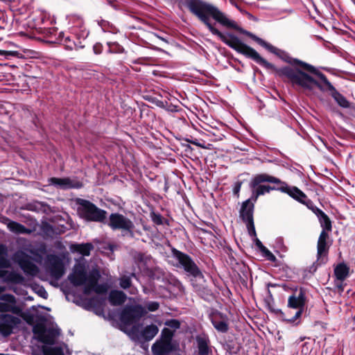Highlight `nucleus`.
<instances>
[{"label": "nucleus", "instance_id": "f257e3e1", "mask_svg": "<svg viewBox=\"0 0 355 355\" xmlns=\"http://www.w3.org/2000/svg\"><path fill=\"white\" fill-rule=\"evenodd\" d=\"M240 32L250 37L270 53L284 58L286 62L300 67H285L277 71L279 76L286 78L293 87L301 88L307 94L313 93L315 88L320 89L322 92L328 90L339 106L343 108L350 107V103L347 98L338 92L328 80L326 76L314 66L298 59L289 58L285 51L277 49L248 31L240 29Z\"/></svg>", "mask_w": 355, "mask_h": 355}, {"label": "nucleus", "instance_id": "f03ea898", "mask_svg": "<svg viewBox=\"0 0 355 355\" xmlns=\"http://www.w3.org/2000/svg\"><path fill=\"white\" fill-rule=\"evenodd\" d=\"M185 5L193 15L207 26L213 35H217L230 48L253 60L266 69H272L275 68L272 64L263 58L254 49L243 43L237 37L230 35L227 37L211 24L209 16L212 17L223 26L229 28H236L235 22L229 19L218 8L201 0H187Z\"/></svg>", "mask_w": 355, "mask_h": 355}, {"label": "nucleus", "instance_id": "7ed1b4c3", "mask_svg": "<svg viewBox=\"0 0 355 355\" xmlns=\"http://www.w3.org/2000/svg\"><path fill=\"white\" fill-rule=\"evenodd\" d=\"M100 277L101 274L97 269H92L87 273L85 263L80 261L74 265L68 279L75 286H83V293L85 295H89L92 292L104 294L107 293L108 287L105 284H98Z\"/></svg>", "mask_w": 355, "mask_h": 355}, {"label": "nucleus", "instance_id": "20e7f679", "mask_svg": "<svg viewBox=\"0 0 355 355\" xmlns=\"http://www.w3.org/2000/svg\"><path fill=\"white\" fill-rule=\"evenodd\" d=\"M284 184L280 179L270 175L267 173H259L255 175L251 180L250 186L252 189V198L256 201L261 195L269 193L272 190H278L282 192L280 188Z\"/></svg>", "mask_w": 355, "mask_h": 355}, {"label": "nucleus", "instance_id": "39448f33", "mask_svg": "<svg viewBox=\"0 0 355 355\" xmlns=\"http://www.w3.org/2000/svg\"><path fill=\"white\" fill-rule=\"evenodd\" d=\"M78 214L87 221L103 222L106 218L107 211L97 207L89 200L77 198Z\"/></svg>", "mask_w": 355, "mask_h": 355}, {"label": "nucleus", "instance_id": "423d86ee", "mask_svg": "<svg viewBox=\"0 0 355 355\" xmlns=\"http://www.w3.org/2000/svg\"><path fill=\"white\" fill-rule=\"evenodd\" d=\"M172 254L188 275L195 278H204L198 266L188 254L175 248L172 250Z\"/></svg>", "mask_w": 355, "mask_h": 355}, {"label": "nucleus", "instance_id": "0eeeda50", "mask_svg": "<svg viewBox=\"0 0 355 355\" xmlns=\"http://www.w3.org/2000/svg\"><path fill=\"white\" fill-rule=\"evenodd\" d=\"M146 313L145 307L140 304L126 305L121 311L119 319L122 323L130 325Z\"/></svg>", "mask_w": 355, "mask_h": 355}, {"label": "nucleus", "instance_id": "6e6552de", "mask_svg": "<svg viewBox=\"0 0 355 355\" xmlns=\"http://www.w3.org/2000/svg\"><path fill=\"white\" fill-rule=\"evenodd\" d=\"M282 193H287L293 199L297 200L303 205H305L309 209H311L317 216H318V211H322L320 209L315 206L313 202L308 199L306 194L302 192L296 187H291L288 184H284L283 187L280 188Z\"/></svg>", "mask_w": 355, "mask_h": 355}, {"label": "nucleus", "instance_id": "1a4fd4ad", "mask_svg": "<svg viewBox=\"0 0 355 355\" xmlns=\"http://www.w3.org/2000/svg\"><path fill=\"white\" fill-rule=\"evenodd\" d=\"M306 297L302 289H300L297 295H290L288 299V307L297 309V311L294 316L289 318L284 317V320L291 323L295 322L298 318L301 317L304 309Z\"/></svg>", "mask_w": 355, "mask_h": 355}, {"label": "nucleus", "instance_id": "9d476101", "mask_svg": "<svg viewBox=\"0 0 355 355\" xmlns=\"http://www.w3.org/2000/svg\"><path fill=\"white\" fill-rule=\"evenodd\" d=\"M108 225L113 230H121L129 232L132 236L133 235L135 225L130 219L123 214H111L109 216Z\"/></svg>", "mask_w": 355, "mask_h": 355}, {"label": "nucleus", "instance_id": "9b49d317", "mask_svg": "<svg viewBox=\"0 0 355 355\" xmlns=\"http://www.w3.org/2000/svg\"><path fill=\"white\" fill-rule=\"evenodd\" d=\"M46 263V270L54 279H60L64 274L65 268L63 261L58 256L55 254L47 255Z\"/></svg>", "mask_w": 355, "mask_h": 355}, {"label": "nucleus", "instance_id": "f8f14e48", "mask_svg": "<svg viewBox=\"0 0 355 355\" xmlns=\"http://www.w3.org/2000/svg\"><path fill=\"white\" fill-rule=\"evenodd\" d=\"M21 322V320L9 314L0 315V334L3 336H8L12 330Z\"/></svg>", "mask_w": 355, "mask_h": 355}, {"label": "nucleus", "instance_id": "ddd939ff", "mask_svg": "<svg viewBox=\"0 0 355 355\" xmlns=\"http://www.w3.org/2000/svg\"><path fill=\"white\" fill-rule=\"evenodd\" d=\"M0 312H10L19 314L21 309L17 305L16 299L11 294H3L0 297Z\"/></svg>", "mask_w": 355, "mask_h": 355}, {"label": "nucleus", "instance_id": "4468645a", "mask_svg": "<svg viewBox=\"0 0 355 355\" xmlns=\"http://www.w3.org/2000/svg\"><path fill=\"white\" fill-rule=\"evenodd\" d=\"M33 333L37 335V340L40 342L47 345H53L55 338L60 334L58 329H49L46 330L43 327L40 329L34 327Z\"/></svg>", "mask_w": 355, "mask_h": 355}, {"label": "nucleus", "instance_id": "2eb2a0df", "mask_svg": "<svg viewBox=\"0 0 355 355\" xmlns=\"http://www.w3.org/2000/svg\"><path fill=\"white\" fill-rule=\"evenodd\" d=\"M49 183L51 185L55 186L58 189L64 190L69 189H79L83 186L82 183L79 181L72 180L69 178H51L49 180Z\"/></svg>", "mask_w": 355, "mask_h": 355}, {"label": "nucleus", "instance_id": "dca6fc26", "mask_svg": "<svg viewBox=\"0 0 355 355\" xmlns=\"http://www.w3.org/2000/svg\"><path fill=\"white\" fill-rule=\"evenodd\" d=\"M329 237L328 233L325 231H322L319 236L317 244V261L319 264L324 263V257L327 256L329 245H327V240Z\"/></svg>", "mask_w": 355, "mask_h": 355}, {"label": "nucleus", "instance_id": "f3484780", "mask_svg": "<svg viewBox=\"0 0 355 355\" xmlns=\"http://www.w3.org/2000/svg\"><path fill=\"white\" fill-rule=\"evenodd\" d=\"M171 335L166 339H162L157 341L152 346V352L153 355H166L170 353L172 349V345L171 343Z\"/></svg>", "mask_w": 355, "mask_h": 355}, {"label": "nucleus", "instance_id": "a211bd4d", "mask_svg": "<svg viewBox=\"0 0 355 355\" xmlns=\"http://www.w3.org/2000/svg\"><path fill=\"white\" fill-rule=\"evenodd\" d=\"M254 204L250 199L244 201L240 210V217L245 223L254 221L253 219Z\"/></svg>", "mask_w": 355, "mask_h": 355}, {"label": "nucleus", "instance_id": "6ab92c4d", "mask_svg": "<svg viewBox=\"0 0 355 355\" xmlns=\"http://www.w3.org/2000/svg\"><path fill=\"white\" fill-rule=\"evenodd\" d=\"M135 273H130V275H121L119 278V286L123 289L130 288V294L135 295L138 293V290L136 287L132 286V277H135Z\"/></svg>", "mask_w": 355, "mask_h": 355}, {"label": "nucleus", "instance_id": "aec40b11", "mask_svg": "<svg viewBox=\"0 0 355 355\" xmlns=\"http://www.w3.org/2000/svg\"><path fill=\"white\" fill-rule=\"evenodd\" d=\"M126 299V295L123 291L118 290L111 291L108 296L109 302L113 306L121 305Z\"/></svg>", "mask_w": 355, "mask_h": 355}, {"label": "nucleus", "instance_id": "412c9836", "mask_svg": "<svg viewBox=\"0 0 355 355\" xmlns=\"http://www.w3.org/2000/svg\"><path fill=\"white\" fill-rule=\"evenodd\" d=\"M8 222L6 223L8 229L15 233V234H31L32 231L28 228H26L24 225L17 223L15 221H12L10 220H7Z\"/></svg>", "mask_w": 355, "mask_h": 355}, {"label": "nucleus", "instance_id": "4be33fe9", "mask_svg": "<svg viewBox=\"0 0 355 355\" xmlns=\"http://www.w3.org/2000/svg\"><path fill=\"white\" fill-rule=\"evenodd\" d=\"M349 268L344 263H339L334 269V275L338 281H344L348 276Z\"/></svg>", "mask_w": 355, "mask_h": 355}, {"label": "nucleus", "instance_id": "5701e85b", "mask_svg": "<svg viewBox=\"0 0 355 355\" xmlns=\"http://www.w3.org/2000/svg\"><path fill=\"white\" fill-rule=\"evenodd\" d=\"M159 329L155 324L147 325L141 331V337L146 340H152L158 333Z\"/></svg>", "mask_w": 355, "mask_h": 355}, {"label": "nucleus", "instance_id": "b1692460", "mask_svg": "<svg viewBox=\"0 0 355 355\" xmlns=\"http://www.w3.org/2000/svg\"><path fill=\"white\" fill-rule=\"evenodd\" d=\"M19 267L26 275L35 276L39 272L37 266L34 264L31 259L26 261Z\"/></svg>", "mask_w": 355, "mask_h": 355}, {"label": "nucleus", "instance_id": "393cba45", "mask_svg": "<svg viewBox=\"0 0 355 355\" xmlns=\"http://www.w3.org/2000/svg\"><path fill=\"white\" fill-rule=\"evenodd\" d=\"M318 220L322 227V231H331V223L328 216L323 211H318Z\"/></svg>", "mask_w": 355, "mask_h": 355}, {"label": "nucleus", "instance_id": "a878e982", "mask_svg": "<svg viewBox=\"0 0 355 355\" xmlns=\"http://www.w3.org/2000/svg\"><path fill=\"white\" fill-rule=\"evenodd\" d=\"M199 355H209V349L208 340L205 337L198 336L196 338Z\"/></svg>", "mask_w": 355, "mask_h": 355}, {"label": "nucleus", "instance_id": "bb28decb", "mask_svg": "<svg viewBox=\"0 0 355 355\" xmlns=\"http://www.w3.org/2000/svg\"><path fill=\"white\" fill-rule=\"evenodd\" d=\"M255 245L257 246V248L261 250V252L263 253V256L269 261H276V257L267 248H266L263 243L261 242V241L257 238L254 239Z\"/></svg>", "mask_w": 355, "mask_h": 355}, {"label": "nucleus", "instance_id": "cd10ccee", "mask_svg": "<svg viewBox=\"0 0 355 355\" xmlns=\"http://www.w3.org/2000/svg\"><path fill=\"white\" fill-rule=\"evenodd\" d=\"M212 324L215 329L222 333H225L228 330V324L224 320H220L214 316L211 320Z\"/></svg>", "mask_w": 355, "mask_h": 355}, {"label": "nucleus", "instance_id": "c85d7f7f", "mask_svg": "<svg viewBox=\"0 0 355 355\" xmlns=\"http://www.w3.org/2000/svg\"><path fill=\"white\" fill-rule=\"evenodd\" d=\"M12 259L14 260L15 262L17 263L18 265L20 266L26 261L31 259V257L24 251L18 250L14 253L12 256Z\"/></svg>", "mask_w": 355, "mask_h": 355}, {"label": "nucleus", "instance_id": "c756f323", "mask_svg": "<svg viewBox=\"0 0 355 355\" xmlns=\"http://www.w3.org/2000/svg\"><path fill=\"white\" fill-rule=\"evenodd\" d=\"M76 252H79L83 256H89L90 251L93 249V245L91 243L77 244L74 246Z\"/></svg>", "mask_w": 355, "mask_h": 355}, {"label": "nucleus", "instance_id": "7c9ffc66", "mask_svg": "<svg viewBox=\"0 0 355 355\" xmlns=\"http://www.w3.org/2000/svg\"><path fill=\"white\" fill-rule=\"evenodd\" d=\"M7 248L3 245H0V268H7L10 267L9 261L6 259Z\"/></svg>", "mask_w": 355, "mask_h": 355}, {"label": "nucleus", "instance_id": "2f4dec72", "mask_svg": "<svg viewBox=\"0 0 355 355\" xmlns=\"http://www.w3.org/2000/svg\"><path fill=\"white\" fill-rule=\"evenodd\" d=\"M59 37L61 38V42L67 49L72 50L76 46V44L71 40V37L69 36L65 37L63 32L59 33Z\"/></svg>", "mask_w": 355, "mask_h": 355}, {"label": "nucleus", "instance_id": "473e14b6", "mask_svg": "<svg viewBox=\"0 0 355 355\" xmlns=\"http://www.w3.org/2000/svg\"><path fill=\"white\" fill-rule=\"evenodd\" d=\"M43 352L44 355H63L62 349L58 347H44Z\"/></svg>", "mask_w": 355, "mask_h": 355}, {"label": "nucleus", "instance_id": "72a5a7b5", "mask_svg": "<svg viewBox=\"0 0 355 355\" xmlns=\"http://www.w3.org/2000/svg\"><path fill=\"white\" fill-rule=\"evenodd\" d=\"M146 311H155L159 308V303L157 302H148L145 304Z\"/></svg>", "mask_w": 355, "mask_h": 355}, {"label": "nucleus", "instance_id": "f704fd0d", "mask_svg": "<svg viewBox=\"0 0 355 355\" xmlns=\"http://www.w3.org/2000/svg\"><path fill=\"white\" fill-rule=\"evenodd\" d=\"M249 235L252 238L257 237L254 221L245 223Z\"/></svg>", "mask_w": 355, "mask_h": 355}, {"label": "nucleus", "instance_id": "c9c22d12", "mask_svg": "<svg viewBox=\"0 0 355 355\" xmlns=\"http://www.w3.org/2000/svg\"><path fill=\"white\" fill-rule=\"evenodd\" d=\"M35 291L40 297H43L44 299L47 298L48 293H47V292L46 291V290L44 289V287L40 286H37L35 288Z\"/></svg>", "mask_w": 355, "mask_h": 355}, {"label": "nucleus", "instance_id": "e433bc0d", "mask_svg": "<svg viewBox=\"0 0 355 355\" xmlns=\"http://www.w3.org/2000/svg\"><path fill=\"white\" fill-rule=\"evenodd\" d=\"M166 324L171 328H173L175 329L180 328V323L177 320H171L166 322Z\"/></svg>", "mask_w": 355, "mask_h": 355}, {"label": "nucleus", "instance_id": "4c0bfd02", "mask_svg": "<svg viewBox=\"0 0 355 355\" xmlns=\"http://www.w3.org/2000/svg\"><path fill=\"white\" fill-rule=\"evenodd\" d=\"M343 281H338L336 279V287L338 288L339 291L340 292H343V290H344V286H343Z\"/></svg>", "mask_w": 355, "mask_h": 355}, {"label": "nucleus", "instance_id": "58836bf2", "mask_svg": "<svg viewBox=\"0 0 355 355\" xmlns=\"http://www.w3.org/2000/svg\"><path fill=\"white\" fill-rule=\"evenodd\" d=\"M162 334H164V338L162 339L168 338L170 335H171V337L173 336V334L168 329H164L162 331Z\"/></svg>", "mask_w": 355, "mask_h": 355}, {"label": "nucleus", "instance_id": "ea45409f", "mask_svg": "<svg viewBox=\"0 0 355 355\" xmlns=\"http://www.w3.org/2000/svg\"><path fill=\"white\" fill-rule=\"evenodd\" d=\"M93 49L96 54H100L101 53V46L100 44H95Z\"/></svg>", "mask_w": 355, "mask_h": 355}, {"label": "nucleus", "instance_id": "a19ab883", "mask_svg": "<svg viewBox=\"0 0 355 355\" xmlns=\"http://www.w3.org/2000/svg\"><path fill=\"white\" fill-rule=\"evenodd\" d=\"M153 220L157 225L162 224V216L160 215L156 216L154 218Z\"/></svg>", "mask_w": 355, "mask_h": 355}, {"label": "nucleus", "instance_id": "79ce46f5", "mask_svg": "<svg viewBox=\"0 0 355 355\" xmlns=\"http://www.w3.org/2000/svg\"><path fill=\"white\" fill-rule=\"evenodd\" d=\"M187 141L193 145L197 146H200V147L202 146L200 143H198V139H187Z\"/></svg>", "mask_w": 355, "mask_h": 355}, {"label": "nucleus", "instance_id": "37998d69", "mask_svg": "<svg viewBox=\"0 0 355 355\" xmlns=\"http://www.w3.org/2000/svg\"><path fill=\"white\" fill-rule=\"evenodd\" d=\"M241 189V183H237L234 188V193H238Z\"/></svg>", "mask_w": 355, "mask_h": 355}, {"label": "nucleus", "instance_id": "c03bdc74", "mask_svg": "<svg viewBox=\"0 0 355 355\" xmlns=\"http://www.w3.org/2000/svg\"><path fill=\"white\" fill-rule=\"evenodd\" d=\"M7 271L0 270V278L5 277Z\"/></svg>", "mask_w": 355, "mask_h": 355}, {"label": "nucleus", "instance_id": "a18cd8bd", "mask_svg": "<svg viewBox=\"0 0 355 355\" xmlns=\"http://www.w3.org/2000/svg\"><path fill=\"white\" fill-rule=\"evenodd\" d=\"M230 1L231 2V3L232 5H234L239 10H241V12H243L241 10V9L238 6V5L234 1V0H230Z\"/></svg>", "mask_w": 355, "mask_h": 355}, {"label": "nucleus", "instance_id": "49530a36", "mask_svg": "<svg viewBox=\"0 0 355 355\" xmlns=\"http://www.w3.org/2000/svg\"><path fill=\"white\" fill-rule=\"evenodd\" d=\"M223 137V135L222 134H220V135L217 136V137L216 138V140H218V141L222 140Z\"/></svg>", "mask_w": 355, "mask_h": 355}, {"label": "nucleus", "instance_id": "de8ad7c7", "mask_svg": "<svg viewBox=\"0 0 355 355\" xmlns=\"http://www.w3.org/2000/svg\"><path fill=\"white\" fill-rule=\"evenodd\" d=\"M245 13L246 15H248V16L250 18H251V17H252L251 14H250V13H248V12H245Z\"/></svg>", "mask_w": 355, "mask_h": 355}, {"label": "nucleus", "instance_id": "09e8293b", "mask_svg": "<svg viewBox=\"0 0 355 355\" xmlns=\"http://www.w3.org/2000/svg\"><path fill=\"white\" fill-rule=\"evenodd\" d=\"M279 312H280L281 316L284 317V313L282 311H279Z\"/></svg>", "mask_w": 355, "mask_h": 355}, {"label": "nucleus", "instance_id": "8fccbe9b", "mask_svg": "<svg viewBox=\"0 0 355 355\" xmlns=\"http://www.w3.org/2000/svg\"><path fill=\"white\" fill-rule=\"evenodd\" d=\"M4 288L0 286V293L2 292Z\"/></svg>", "mask_w": 355, "mask_h": 355}, {"label": "nucleus", "instance_id": "3c124183", "mask_svg": "<svg viewBox=\"0 0 355 355\" xmlns=\"http://www.w3.org/2000/svg\"><path fill=\"white\" fill-rule=\"evenodd\" d=\"M0 355H7V354H0Z\"/></svg>", "mask_w": 355, "mask_h": 355}]
</instances>
